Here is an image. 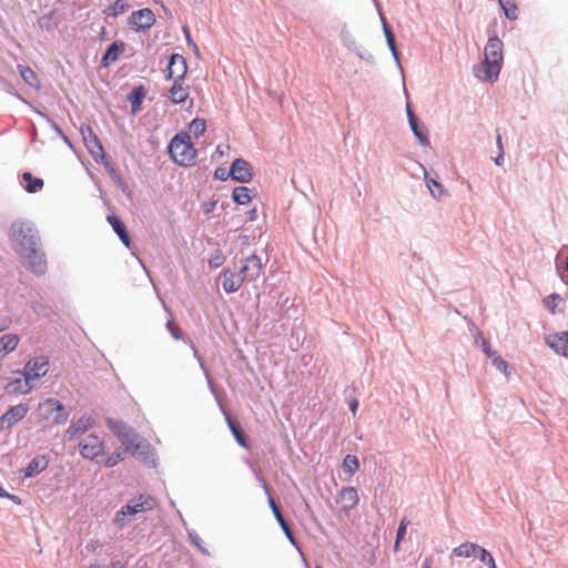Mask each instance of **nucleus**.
I'll return each mask as SVG.
<instances>
[{
  "label": "nucleus",
  "instance_id": "8fccbe9b",
  "mask_svg": "<svg viewBox=\"0 0 568 568\" xmlns=\"http://www.w3.org/2000/svg\"><path fill=\"white\" fill-rule=\"evenodd\" d=\"M123 458L122 454L119 452H113L106 459H105V466L111 468L118 465V463Z\"/></svg>",
  "mask_w": 568,
  "mask_h": 568
},
{
  "label": "nucleus",
  "instance_id": "e433bc0d",
  "mask_svg": "<svg viewBox=\"0 0 568 568\" xmlns=\"http://www.w3.org/2000/svg\"><path fill=\"white\" fill-rule=\"evenodd\" d=\"M499 4L507 19L516 20L518 18V8L515 2L511 0H499Z\"/></svg>",
  "mask_w": 568,
  "mask_h": 568
},
{
  "label": "nucleus",
  "instance_id": "f704fd0d",
  "mask_svg": "<svg viewBox=\"0 0 568 568\" xmlns=\"http://www.w3.org/2000/svg\"><path fill=\"white\" fill-rule=\"evenodd\" d=\"M477 547V544L464 542L454 549V555L464 558L475 557Z\"/></svg>",
  "mask_w": 568,
  "mask_h": 568
},
{
  "label": "nucleus",
  "instance_id": "13d9d810",
  "mask_svg": "<svg viewBox=\"0 0 568 568\" xmlns=\"http://www.w3.org/2000/svg\"><path fill=\"white\" fill-rule=\"evenodd\" d=\"M183 33L185 36V39H186V42L190 47H192L195 51L197 50V47L195 44V42L193 41L192 37H191V32H190V29L187 27H183Z\"/></svg>",
  "mask_w": 568,
  "mask_h": 568
},
{
  "label": "nucleus",
  "instance_id": "5fc2aeb1",
  "mask_svg": "<svg viewBox=\"0 0 568 568\" xmlns=\"http://www.w3.org/2000/svg\"><path fill=\"white\" fill-rule=\"evenodd\" d=\"M166 328L169 329L172 337L176 341L182 339V331L173 325L172 322H166Z\"/></svg>",
  "mask_w": 568,
  "mask_h": 568
},
{
  "label": "nucleus",
  "instance_id": "423d86ee",
  "mask_svg": "<svg viewBox=\"0 0 568 568\" xmlns=\"http://www.w3.org/2000/svg\"><path fill=\"white\" fill-rule=\"evenodd\" d=\"M48 371L49 358L47 356H36L30 358L22 369H17L14 373L22 374L27 382H32L45 376Z\"/></svg>",
  "mask_w": 568,
  "mask_h": 568
},
{
  "label": "nucleus",
  "instance_id": "6ab92c4d",
  "mask_svg": "<svg viewBox=\"0 0 568 568\" xmlns=\"http://www.w3.org/2000/svg\"><path fill=\"white\" fill-rule=\"evenodd\" d=\"M125 50V43L122 40H115L111 44H109L103 52L100 65L102 68H109L112 63L119 60L121 53Z\"/></svg>",
  "mask_w": 568,
  "mask_h": 568
},
{
  "label": "nucleus",
  "instance_id": "c03bdc74",
  "mask_svg": "<svg viewBox=\"0 0 568 568\" xmlns=\"http://www.w3.org/2000/svg\"><path fill=\"white\" fill-rule=\"evenodd\" d=\"M225 262V256L222 251L216 250L209 258V266L211 268H219Z\"/></svg>",
  "mask_w": 568,
  "mask_h": 568
},
{
  "label": "nucleus",
  "instance_id": "0e129e2a",
  "mask_svg": "<svg viewBox=\"0 0 568 568\" xmlns=\"http://www.w3.org/2000/svg\"><path fill=\"white\" fill-rule=\"evenodd\" d=\"M215 205H216V201H212V202L204 204V206H203L204 213H211L214 210Z\"/></svg>",
  "mask_w": 568,
  "mask_h": 568
},
{
  "label": "nucleus",
  "instance_id": "49530a36",
  "mask_svg": "<svg viewBox=\"0 0 568 568\" xmlns=\"http://www.w3.org/2000/svg\"><path fill=\"white\" fill-rule=\"evenodd\" d=\"M138 499H139V503L142 504L141 505L142 511H148V510L153 509L155 504H156L155 499L153 497H150V496L149 497H144L143 495H140L138 497Z\"/></svg>",
  "mask_w": 568,
  "mask_h": 568
},
{
  "label": "nucleus",
  "instance_id": "7ed1b4c3",
  "mask_svg": "<svg viewBox=\"0 0 568 568\" xmlns=\"http://www.w3.org/2000/svg\"><path fill=\"white\" fill-rule=\"evenodd\" d=\"M168 152L172 161L181 166L195 164L197 152L189 133H176L168 145Z\"/></svg>",
  "mask_w": 568,
  "mask_h": 568
},
{
  "label": "nucleus",
  "instance_id": "052dcab7",
  "mask_svg": "<svg viewBox=\"0 0 568 568\" xmlns=\"http://www.w3.org/2000/svg\"><path fill=\"white\" fill-rule=\"evenodd\" d=\"M406 112H407V119H408V122H412L413 123L418 120V118L416 116V114L414 113L409 102L406 103Z\"/></svg>",
  "mask_w": 568,
  "mask_h": 568
},
{
  "label": "nucleus",
  "instance_id": "c9c22d12",
  "mask_svg": "<svg viewBox=\"0 0 568 568\" xmlns=\"http://www.w3.org/2000/svg\"><path fill=\"white\" fill-rule=\"evenodd\" d=\"M475 558H478L479 561L486 565L488 568H497L495 559L491 556V554L479 545L476 549Z\"/></svg>",
  "mask_w": 568,
  "mask_h": 568
},
{
  "label": "nucleus",
  "instance_id": "473e14b6",
  "mask_svg": "<svg viewBox=\"0 0 568 568\" xmlns=\"http://www.w3.org/2000/svg\"><path fill=\"white\" fill-rule=\"evenodd\" d=\"M130 9V4L124 0H115L103 12L106 17H118Z\"/></svg>",
  "mask_w": 568,
  "mask_h": 568
},
{
  "label": "nucleus",
  "instance_id": "338daca9",
  "mask_svg": "<svg viewBox=\"0 0 568 568\" xmlns=\"http://www.w3.org/2000/svg\"><path fill=\"white\" fill-rule=\"evenodd\" d=\"M191 347H192V349H193V355H194V357L200 362L201 368H202V369H204V364H203V362H202V358H201V356H200V354H199L197 349L195 348V346H194V344H193L192 342H191Z\"/></svg>",
  "mask_w": 568,
  "mask_h": 568
},
{
  "label": "nucleus",
  "instance_id": "79ce46f5",
  "mask_svg": "<svg viewBox=\"0 0 568 568\" xmlns=\"http://www.w3.org/2000/svg\"><path fill=\"white\" fill-rule=\"evenodd\" d=\"M205 128H206V124H205V121L203 119H194L191 121L190 123V132L195 136V138H199L200 135H202L205 131Z\"/></svg>",
  "mask_w": 568,
  "mask_h": 568
},
{
  "label": "nucleus",
  "instance_id": "4c0bfd02",
  "mask_svg": "<svg viewBox=\"0 0 568 568\" xmlns=\"http://www.w3.org/2000/svg\"><path fill=\"white\" fill-rule=\"evenodd\" d=\"M345 473L354 475L359 469V460L355 455L347 454L343 460Z\"/></svg>",
  "mask_w": 568,
  "mask_h": 568
},
{
  "label": "nucleus",
  "instance_id": "f3484780",
  "mask_svg": "<svg viewBox=\"0 0 568 568\" xmlns=\"http://www.w3.org/2000/svg\"><path fill=\"white\" fill-rule=\"evenodd\" d=\"M155 22V16L149 8L133 11L129 18V24L136 30L150 29Z\"/></svg>",
  "mask_w": 568,
  "mask_h": 568
},
{
  "label": "nucleus",
  "instance_id": "bb28decb",
  "mask_svg": "<svg viewBox=\"0 0 568 568\" xmlns=\"http://www.w3.org/2000/svg\"><path fill=\"white\" fill-rule=\"evenodd\" d=\"M225 420L236 443L243 448H248V442L241 425L229 415H225Z\"/></svg>",
  "mask_w": 568,
  "mask_h": 568
},
{
  "label": "nucleus",
  "instance_id": "9d476101",
  "mask_svg": "<svg viewBox=\"0 0 568 568\" xmlns=\"http://www.w3.org/2000/svg\"><path fill=\"white\" fill-rule=\"evenodd\" d=\"M29 412L28 404H18L11 406L6 413L0 416V432L10 429L12 426L22 420Z\"/></svg>",
  "mask_w": 568,
  "mask_h": 568
},
{
  "label": "nucleus",
  "instance_id": "20e7f679",
  "mask_svg": "<svg viewBox=\"0 0 568 568\" xmlns=\"http://www.w3.org/2000/svg\"><path fill=\"white\" fill-rule=\"evenodd\" d=\"M254 473H255L256 480L258 483H261L262 488L267 496V504H268L270 508L272 509V513H273L277 524L280 525L281 529L283 530V532L286 536V538L288 539V541L294 547H296L298 549L297 540L293 534V530L290 527V525L287 524L286 519L284 518L280 506L276 504L275 499L271 495V489H270L268 485L266 484L265 479L263 478V476L260 471L254 469Z\"/></svg>",
  "mask_w": 568,
  "mask_h": 568
},
{
  "label": "nucleus",
  "instance_id": "5701e85b",
  "mask_svg": "<svg viewBox=\"0 0 568 568\" xmlns=\"http://www.w3.org/2000/svg\"><path fill=\"white\" fill-rule=\"evenodd\" d=\"M379 17L382 20L383 32H384V36L386 39L387 47L390 50L392 55L394 57L396 63L399 64V52L396 47L395 34H394L390 26L388 24L386 18L384 17V14L381 11H379Z\"/></svg>",
  "mask_w": 568,
  "mask_h": 568
},
{
  "label": "nucleus",
  "instance_id": "680f3d73",
  "mask_svg": "<svg viewBox=\"0 0 568 568\" xmlns=\"http://www.w3.org/2000/svg\"><path fill=\"white\" fill-rule=\"evenodd\" d=\"M99 541L97 540H91L90 542H88L85 545V550L89 551V552H93L97 550V548L99 547Z\"/></svg>",
  "mask_w": 568,
  "mask_h": 568
},
{
  "label": "nucleus",
  "instance_id": "e2e57ef3",
  "mask_svg": "<svg viewBox=\"0 0 568 568\" xmlns=\"http://www.w3.org/2000/svg\"><path fill=\"white\" fill-rule=\"evenodd\" d=\"M1 498H8L10 500H12L14 504L17 505H20L21 504V498L17 495H12L10 493L7 491V496H0Z\"/></svg>",
  "mask_w": 568,
  "mask_h": 568
},
{
  "label": "nucleus",
  "instance_id": "2f4dec72",
  "mask_svg": "<svg viewBox=\"0 0 568 568\" xmlns=\"http://www.w3.org/2000/svg\"><path fill=\"white\" fill-rule=\"evenodd\" d=\"M251 190L247 186H236L232 192V200L239 205H245L252 200Z\"/></svg>",
  "mask_w": 568,
  "mask_h": 568
},
{
  "label": "nucleus",
  "instance_id": "4be33fe9",
  "mask_svg": "<svg viewBox=\"0 0 568 568\" xmlns=\"http://www.w3.org/2000/svg\"><path fill=\"white\" fill-rule=\"evenodd\" d=\"M108 223L111 225L114 233L119 236L124 246L130 247L131 239L128 234V230L125 224L121 221V219L115 214H110L106 216Z\"/></svg>",
  "mask_w": 568,
  "mask_h": 568
},
{
  "label": "nucleus",
  "instance_id": "c756f323",
  "mask_svg": "<svg viewBox=\"0 0 568 568\" xmlns=\"http://www.w3.org/2000/svg\"><path fill=\"white\" fill-rule=\"evenodd\" d=\"M22 179L26 182L24 190L28 193H37L43 187V180L33 176L30 172H23Z\"/></svg>",
  "mask_w": 568,
  "mask_h": 568
},
{
  "label": "nucleus",
  "instance_id": "2eb2a0df",
  "mask_svg": "<svg viewBox=\"0 0 568 568\" xmlns=\"http://www.w3.org/2000/svg\"><path fill=\"white\" fill-rule=\"evenodd\" d=\"M229 174L233 181L240 183L251 182L254 175L252 165L242 158H237L231 163Z\"/></svg>",
  "mask_w": 568,
  "mask_h": 568
},
{
  "label": "nucleus",
  "instance_id": "72a5a7b5",
  "mask_svg": "<svg viewBox=\"0 0 568 568\" xmlns=\"http://www.w3.org/2000/svg\"><path fill=\"white\" fill-rule=\"evenodd\" d=\"M20 75L23 81L32 88H39V81L36 72L26 65H19Z\"/></svg>",
  "mask_w": 568,
  "mask_h": 568
},
{
  "label": "nucleus",
  "instance_id": "f257e3e1",
  "mask_svg": "<svg viewBox=\"0 0 568 568\" xmlns=\"http://www.w3.org/2000/svg\"><path fill=\"white\" fill-rule=\"evenodd\" d=\"M13 246L24 264L37 275L44 274L47 261L40 235L30 222H14L11 225Z\"/></svg>",
  "mask_w": 568,
  "mask_h": 568
},
{
  "label": "nucleus",
  "instance_id": "ea45409f",
  "mask_svg": "<svg viewBox=\"0 0 568 568\" xmlns=\"http://www.w3.org/2000/svg\"><path fill=\"white\" fill-rule=\"evenodd\" d=\"M426 185L428 190L430 191L432 195L434 197H440L444 193V187L442 183H439L437 180L429 178L428 174H425Z\"/></svg>",
  "mask_w": 568,
  "mask_h": 568
},
{
  "label": "nucleus",
  "instance_id": "603ef678",
  "mask_svg": "<svg viewBox=\"0 0 568 568\" xmlns=\"http://www.w3.org/2000/svg\"><path fill=\"white\" fill-rule=\"evenodd\" d=\"M125 562H122L120 560L112 561L110 565H101L98 562L91 564L90 568H124Z\"/></svg>",
  "mask_w": 568,
  "mask_h": 568
},
{
  "label": "nucleus",
  "instance_id": "4d7b16f0",
  "mask_svg": "<svg viewBox=\"0 0 568 568\" xmlns=\"http://www.w3.org/2000/svg\"><path fill=\"white\" fill-rule=\"evenodd\" d=\"M405 535H406V525L404 521H402L396 531L395 548H397V546L399 545L400 540L404 538Z\"/></svg>",
  "mask_w": 568,
  "mask_h": 568
},
{
  "label": "nucleus",
  "instance_id": "37998d69",
  "mask_svg": "<svg viewBox=\"0 0 568 568\" xmlns=\"http://www.w3.org/2000/svg\"><path fill=\"white\" fill-rule=\"evenodd\" d=\"M141 505L138 498H133L123 506V509L130 518H133L136 514L142 513Z\"/></svg>",
  "mask_w": 568,
  "mask_h": 568
},
{
  "label": "nucleus",
  "instance_id": "f03ea898",
  "mask_svg": "<svg viewBox=\"0 0 568 568\" xmlns=\"http://www.w3.org/2000/svg\"><path fill=\"white\" fill-rule=\"evenodd\" d=\"M504 62L503 42L497 36L488 39L484 50V60L474 67V75L493 83L498 79Z\"/></svg>",
  "mask_w": 568,
  "mask_h": 568
},
{
  "label": "nucleus",
  "instance_id": "774afa93",
  "mask_svg": "<svg viewBox=\"0 0 568 568\" xmlns=\"http://www.w3.org/2000/svg\"><path fill=\"white\" fill-rule=\"evenodd\" d=\"M357 408H358V400L354 398V399H352V400L349 402V409H351V412L353 413V415H355V414H356Z\"/></svg>",
  "mask_w": 568,
  "mask_h": 568
},
{
  "label": "nucleus",
  "instance_id": "c85d7f7f",
  "mask_svg": "<svg viewBox=\"0 0 568 568\" xmlns=\"http://www.w3.org/2000/svg\"><path fill=\"white\" fill-rule=\"evenodd\" d=\"M339 496L343 500H345L347 504L343 506V509L351 510L354 507L357 506L359 498L356 488L354 487H343L339 490Z\"/></svg>",
  "mask_w": 568,
  "mask_h": 568
},
{
  "label": "nucleus",
  "instance_id": "393cba45",
  "mask_svg": "<svg viewBox=\"0 0 568 568\" xmlns=\"http://www.w3.org/2000/svg\"><path fill=\"white\" fill-rule=\"evenodd\" d=\"M30 383L31 382H27L24 378L22 381L21 378L17 377L8 379L3 387L10 394L26 395L29 394L32 389V385Z\"/></svg>",
  "mask_w": 568,
  "mask_h": 568
},
{
  "label": "nucleus",
  "instance_id": "9b49d317",
  "mask_svg": "<svg viewBox=\"0 0 568 568\" xmlns=\"http://www.w3.org/2000/svg\"><path fill=\"white\" fill-rule=\"evenodd\" d=\"M187 72V63L183 55L179 53H172L169 57V63L164 70L165 80H179L183 81Z\"/></svg>",
  "mask_w": 568,
  "mask_h": 568
},
{
  "label": "nucleus",
  "instance_id": "bf43d9fd",
  "mask_svg": "<svg viewBox=\"0 0 568 568\" xmlns=\"http://www.w3.org/2000/svg\"><path fill=\"white\" fill-rule=\"evenodd\" d=\"M549 300L551 301L552 305H550V303H549V302H547V307H548L550 311H552V312H554L555 306H556V305H555V304H556V301L560 302V301H561V297H560V295H559V294H557V293H552L551 295H549Z\"/></svg>",
  "mask_w": 568,
  "mask_h": 568
},
{
  "label": "nucleus",
  "instance_id": "a878e982",
  "mask_svg": "<svg viewBox=\"0 0 568 568\" xmlns=\"http://www.w3.org/2000/svg\"><path fill=\"white\" fill-rule=\"evenodd\" d=\"M189 97L187 87L182 85V81L174 80L172 87L169 90V99L173 104H180L185 102Z\"/></svg>",
  "mask_w": 568,
  "mask_h": 568
},
{
  "label": "nucleus",
  "instance_id": "7c9ffc66",
  "mask_svg": "<svg viewBox=\"0 0 568 568\" xmlns=\"http://www.w3.org/2000/svg\"><path fill=\"white\" fill-rule=\"evenodd\" d=\"M408 123L418 143L423 146L429 145L428 131L420 124L419 120H416L414 123L413 121Z\"/></svg>",
  "mask_w": 568,
  "mask_h": 568
},
{
  "label": "nucleus",
  "instance_id": "1a4fd4ad",
  "mask_svg": "<svg viewBox=\"0 0 568 568\" xmlns=\"http://www.w3.org/2000/svg\"><path fill=\"white\" fill-rule=\"evenodd\" d=\"M80 455L84 459L94 460L104 455V443L95 434H90L78 444Z\"/></svg>",
  "mask_w": 568,
  "mask_h": 568
},
{
  "label": "nucleus",
  "instance_id": "a18cd8bd",
  "mask_svg": "<svg viewBox=\"0 0 568 568\" xmlns=\"http://www.w3.org/2000/svg\"><path fill=\"white\" fill-rule=\"evenodd\" d=\"M132 518L129 517V514L125 513V509H123V506L121 507V509H119L116 513H115V516H114V519H113V523L120 527V528H123L126 523L129 520H131Z\"/></svg>",
  "mask_w": 568,
  "mask_h": 568
},
{
  "label": "nucleus",
  "instance_id": "6e6d98bb",
  "mask_svg": "<svg viewBox=\"0 0 568 568\" xmlns=\"http://www.w3.org/2000/svg\"><path fill=\"white\" fill-rule=\"evenodd\" d=\"M214 178L219 181H226L229 178H231V174H229L227 169L217 168L214 172Z\"/></svg>",
  "mask_w": 568,
  "mask_h": 568
},
{
  "label": "nucleus",
  "instance_id": "de8ad7c7",
  "mask_svg": "<svg viewBox=\"0 0 568 568\" xmlns=\"http://www.w3.org/2000/svg\"><path fill=\"white\" fill-rule=\"evenodd\" d=\"M498 371L503 372L506 376L510 373L508 372L509 365L501 356H495L494 362L491 363Z\"/></svg>",
  "mask_w": 568,
  "mask_h": 568
},
{
  "label": "nucleus",
  "instance_id": "aec40b11",
  "mask_svg": "<svg viewBox=\"0 0 568 568\" xmlns=\"http://www.w3.org/2000/svg\"><path fill=\"white\" fill-rule=\"evenodd\" d=\"M546 344L557 354L568 358V331L549 334Z\"/></svg>",
  "mask_w": 568,
  "mask_h": 568
},
{
  "label": "nucleus",
  "instance_id": "dca6fc26",
  "mask_svg": "<svg viewBox=\"0 0 568 568\" xmlns=\"http://www.w3.org/2000/svg\"><path fill=\"white\" fill-rule=\"evenodd\" d=\"M240 270L245 282H255L261 276L263 270L261 257L256 254L246 256Z\"/></svg>",
  "mask_w": 568,
  "mask_h": 568
},
{
  "label": "nucleus",
  "instance_id": "cd10ccee",
  "mask_svg": "<svg viewBox=\"0 0 568 568\" xmlns=\"http://www.w3.org/2000/svg\"><path fill=\"white\" fill-rule=\"evenodd\" d=\"M19 336L17 334H4L0 337V359L4 358L8 354L13 352L19 344Z\"/></svg>",
  "mask_w": 568,
  "mask_h": 568
},
{
  "label": "nucleus",
  "instance_id": "0eeeda50",
  "mask_svg": "<svg viewBox=\"0 0 568 568\" xmlns=\"http://www.w3.org/2000/svg\"><path fill=\"white\" fill-rule=\"evenodd\" d=\"M133 456H136L145 466L149 468H155L158 466V457L155 449L151 444L140 435L138 439L133 440L132 448L129 450Z\"/></svg>",
  "mask_w": 568,
  "mask_h": 568
},
{
  "label": "nucleus",
  "instance_id": "a19ab883",
  "mask_svg": "<svg viewBox=\"0 0 568 568\" xmlns=\"http://www.w3.org/2000/svg\"><path fill=\"white\" fill-rule=\"evenodd\" d=\"M187 537H189V541L193 546H195L203 555L210 556L207 548H205L203 546V541H202L201 537L194 529L187 531Z\"/></svg>",
  "mask_w": 568,
  "mask_h": 568
},
{
  "label": "nucleus",
  "instance_id": "6e6552de",
  "mask_svg": "<svg viewBox=\"0 0 568 568\" xmlns=\"http://www.w3.org/2000/svg\"><path fill=\"white\" fill-rule=\"evenodd\" d=\"M38 409H45L43 418L48 419L51 417L55 425L64 424L70 416V410L59 399L53 397H49L40 403Z\"/></svg>",
  "mask_w": 568,
  "mask_h": 568
},
{
  "label": "nucleus",
  "instance_id": "f8f14e48",
  "mask_svg": "<svg viewBox=\"0 0 568 568\" xmlns=\"http://www.w3.org/2000/svg\"><path fill=\"white\" fill-rule=\"evenodd\" d=\"M81 134L83 138V142L92 155V158L99 162V158L104 159L105 153L103 145L101 141L99 140L98 135L94 133L92 128L90 125H82L81 126Z\"/></svg>",
  "mask_w": 568,
  "mask_h": 568
},
{
  "label": "nucleus",
  "instance_id": "58836bf2",
  "mask_svg": "<svg viewBox=\"0 0 568 568\" xmlns=\"http://www.w3.org/2000/svg\"><path fill=\"white\" fill-rule=\"evenodd\" d=\"M54 13V10H51L38 19V26L41 30L50 32L57 28L58 24L52 22Z\"/></svg>",
  "mask_w": 568,
  "mask_h": 568
},
{
  "label": "nucleus",
  "instance_id": "ddd939ff",
  "mask_svg": "<svg viewBox=\"0 0 568 568\" xmlns=\"http://www.w3.org/2000/svg\"><path fill=\"white\" fill-rule=\"evenodd\" d=\"M220 280H222V287L227 294L237 292L243 283H245L240 267L236 266L222 270Z\"/></svg>",
  "mask_w": 568,
  "mask_h": 568
},
{
  "label": "nucleus",
  "instance_id": "3c124183",
  "mask_svg": "<svg viewBox=\"0 0 568 568\" xmlns=\"http://www.w3.org/2000/svg\"><path fill=\"white\" fill-rule=\"evenodd\" d=\"M106 170H108V173H109L110 178L112 179V181L115 184L120 183V181L123 180L120 171L116 168H114L113 165L106 164Z\"/></svg>",
  "mask_w": 568,
  "mask_h": 568
},
{
  "label": "nucleus",
  "instance_id": "4468645a",
  "mask_svg": "<svg viewBox=\"0 0 568 568\" xmlns=\"http://www.w3.org/2000/svg\"><path fill=\"white\" fill-rule=\"evenodd\" d=\"M339 38L342 44L349 51L354 52L359 59L373 62L374 57L371 52H368L366 49H364L362 45L357 44L355 37L352 34V32L346 28L343 27L339 32Z\"/></svg>",
  "mask_w": 568,
  "mask_h": 568
},
{
  "label": "nucleus",
  "instance_id": "39448f33",
  "mask_svg": "<svg viewBox=\"0 0 568 568\" xmlns=\"http://www.w3.org/2000/svg\"><path fill=\"white\" fill-rule=\"evenodd\" d=\"M106 427L113 433V435L121 442L126 450L132 448L133 440L138 439V433L121 419L112 417L105 418Z\"/></svg>",
  "mask_w": 568,
  "mask_h": 568
},
{
  "label": "nucleus",
  "instance_id": "69168bd1",
  "mask_svg": "<svg viewBox=\"0 0 568 568\" xmlns=\"http://www.w3.org/2000/svg\"><path fill=\"white\" fill-rule=\"evenodd\" d=\"M504 154H505V152H504V150H501V152H499L498 155L496 158H494V162L496 165H498V166L503 165L504 160H505Z\"/></svg>",
  "mask_w": 568,
  "mask_h": 568
},
{
  "label": "nucleus",
  "instance_id": "09e8293b",
  "mask_svg": "<svg viewBox=\"0 0 568 568\" xmlns=\"http://www.w3.org/2000/svg\"><path fill=\"white\" fill-rule=\"evenodd\" d=\"M475 341L477 346L481 348L485 355L491 351L489 341L483 335L481 332L478 333V336H476Z\"/></svg>",
  "mask_w": 568,
  "mask_h": 568
},
{
  "label": "nucleus",
  "instance_id": "a211bd4d",
  "mask_svg": "<svg viewBox=\"0 0 568 568\" xmlns=\"http://www.w3.org/2000/svg\"><path fill=\"white\" fill-rule=\"evenodd\" d=\"M94 426V420L91 416L83 414L77 420H73L65 430V438L72 440L77 435L84 434L87 430Z\"/></svg>",
  "mask_w": 568,
  "mask_h": 568
},
{
  "label": "nucleus",
  "instance_id": "412c9836",
  "mask_svg": "<svg viewBox=\"0 0 568 568\" xmlns=\"http://www.w3.org/2000/svg\"><path fill=\"white\" fill-rule=\"evenodd\" d=\"M49 465V459L45 455H37L33 457L30 463L22 469L23 477L29 478L33 477L44 469H47Z\"/></svg>",
  "mask_w": 568,
  "mask_h": 568
},
{
  "label": "nucleus",
  "instance_id": "864d4df0",
  "mask_svg": "<svg viewBox=\"0 0 568 568\" xmlns=\"http://www.w3.org/2000/svg\"><path fill=\"white\" fill-rule=\"evenodd\" d=\"M38 113L47 120V122L49 123L50 128L57 133V135H59V136L63 135L64 132L62 131V129L60 128V125L55 121L51 120L49 116H47L42 112L38 111Z\"/></svg>",
  "mask_w": 568,
  "mask_h": 568
},
{
  "label": "nucleus",
  "instance_id": "b1692460",
  "mask_svg": "<svg viewBox=\"0 0 568 568\" xmlns=\"http://www.w3.org/2000/svg\"><path fill=\"white\" fill-rule=\"evenodd\" d=\"M146 90L143 85H136L134 87L130 93L126 95V100L130 102L131 105V113L136 114L141 105L145 99Z\"/></svg>",
  "mask_w": 568,
  "mask_h": 568
}]
</instances>
